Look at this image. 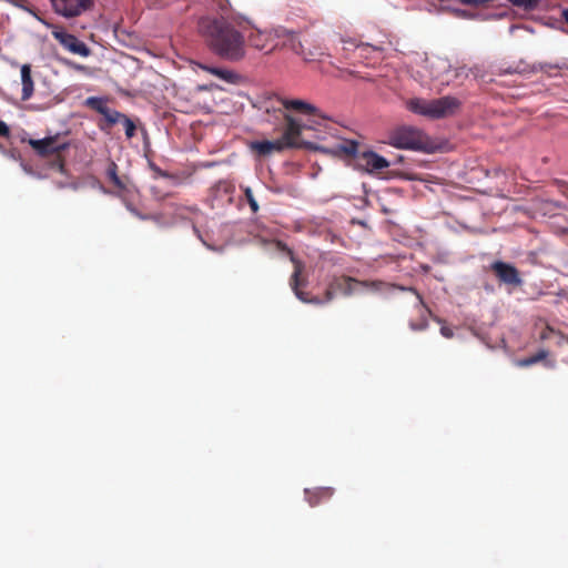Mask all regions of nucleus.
<instances>
[{
	"label": "nucleus",
	"instance_id": "nucleus-17",
	"mask_svg": "<svg viewBox=\"0 0 568 568\" xmlns=\"http://www.w3.org/2000/svg\"><path fill=\"white\" fill-rule=\"evenodd\" d=\"M334 494L331 487H318L315 489H305V497L310 506L315 507L322 501L328 500Z\"/></svg>",
	"mask_w": 568,
	"mask_h": 568
},
{
	"label": "nucleus",
	"instance_id": "nucleus-31",
	"mask_svg": "<svg viewBox=\"0 0 568 568\" xmlns=\"http://www.w3.org/2000/svg\"><path fill=\"white\" fill-rule=\"evenodd\" d=\"M126 209H128L132 214H134L135 216H138L139 219H142V220H145V219H146V216H144V215H142V214H140V213L135 210V207H133L131 204H126Z\"/></svg>",
	"mask_w": 568,
	"mask_h": 568
},
{
	"label": "nucleus",
	"instance_id": "nucleus-32",
	"mask_svg": "<svg viewBox=\"0 0 568 568\" xmlns=\"http://www.w3.org/2000/svg\"><path fill=\"white\" fill-rule=\"evenodd\" d=\"M126 209H128L132 214H134L135 216H138L139 219H142V220H145V219H146V216H144V215H142V214H140V213L135 210V207H133L131 204H126Z\"/></svg>",
	"mask_w": 568,
	"mask_h": 568
},
{
	"label": "nucleus",
	"instance_id": "nucleus-2",
	"mask_svg": "<svg viewBox=\"0 0 568 568\" xmlns=\"http://www.w3.org/2000/svg\"><path fill=\"white\" fill-rule=\"evenodd\" d=\"M293 263L294 272L291 276L290 285L296 297L303 303L315 305L329 303L336 297L337 294H341L343 296H351L354 293H356L359 288L372 292H381L384 288H398L400 291H408L415 294L418 302V306H420L425 312L430 314V311L426 306L423 296L414 287L389 285L382 281H361L348 275H332L327 282L324 296L311 297L308 293L300 290L301 286H305L306 284V281L301 277L304 268L303 264L300 261L295 260H293Z\"/></svg>",
	"mask_w": 568,
	"mask_h": 568
},
{
	"label": "nucleus",
	"instance_id": "nucleus-6",
	"mask_svg": "<svg viewBox=\"0 0 568 568\" xmlns=\"http://www.w3.org/2000/svg\"><path fill=\"white\" fill-rule=\"evenodd\" d=\"M246 38L252 48L267 50V53L273 52L278 47V43H274V40H277L274 34V28L268 30L253 28Z\"/></svg>",
	"mask_w": 568,
	"mask_h": 568
},
{
	"label": "nucleus",
	"instance_id": "nucleus-28",
	"mask_svg": "<svg viewBox=\"0 0 568 568\" xmlns=\"http://www.w3.org/2000/svg\"><path fill=\"white\" fill-rule=\"evenodd\" d=\"M427 326H428V321L424 316V314H420V320L418 322H410L409 323V327L413 331H424V329L427 328Z\"/></svg>",
	"mask_w": 568,
	"mask_h": 568
},
{
	"label": "nucleus",
	"instance_id": "nucleus-36",
	"mask_svg": "<svg viewBox=\"0 0 568 568\" xmlns=\"http://www.w3.org/2000/svg\"><path fill=\"white\" fill-rule=\"evenodd\" d=\"M567 343H568V337H567Z\"/></svg>",
	"mask_w": 568,
	"mask_h": 568
},
{
	"label": "nucleus",
	"instance_id": "nucleus-23",
	"mask_svg": "<svg viewBox=\"0 0 568 568\" xmlns=\"http://www.w3.org/2000/svg\"><path fill=\"white\" fill-rule=\"evenodd\" d=\"M548 356V351L540 349L535 355L518 361V366L528 367L544 361Z\"/></svg>",
	"mask_w": 568,
	"mask_h": 568
},
{
	"label": "nucleus",
	"instance_id": "nucleus-16",
	"mask_svg": "<svg viewBox=\"0 0 568 568\" xmlns=\"http://www.w3.org/2000/svg\"><path fill=\"white\" fill-rule=\"evenodd\" d=\"M250 148L253 152H255L260 156H267L273 152H282L284 149L278 140L268 141H253L250 144Z\"/></svg>",
	"mask_w": 568,
	"mask_h": 568
},
{
	"label": "nucleus",
	"instance_id": "nucleus-13",
	"mask_svg": "<svg viewBox=\"0 0 568 568\" xmlns=\"http://www.w3.org/2000/svg\"><path fill=\"white\" fill-rule=\"evenodd\" d=\"M357 165L367 172H375L388 168L389 162L373 151H365L358 155Z\"/></svg>",
	"mask_w": 568,
	"mask_h": 568
},
{
	"label": "nucleus",
	"instance_id": "nucleus-12",
	"mask_svg": "<svg viewBox=\"0 0 568 568\" xmlns=\"http://www.w3.org/2000/svg\"><path fill=\"white\" fill-rule=\"evenodd\" d=\"M274 34L277 40H282V47L288 48L296 54H303L304 50L298 32L277 26L274 27Z\"/></svg>",
	"mask_w": 568,
	"mask_h": 568
},
{
	"label": "nucleus",
	"instance_id": "nucleus-3",
	"mask_svg": "<svg viewBox=\"0 0 568 568\" xmlns=\"http://www.w3.org/2000/svg\"><path fill=\"white\" fill-rule=\"evenodd\" d=\"M460 105L462 102L457 98L450 95L433 100L415 98L407 102L409 111L430 119L450 116L457 112Z\"/></svg>",
	"mask_w": 568,
	"mask_h": 568
},
{
	"label": "nucleus",
	"instance_id": "nucleus-22",
	"mask_svg": "<svg viewBox=\"0 0 568 568\" xmlns=\"http://www.w3.org/2000/svg\"><path fill=\"white\" fill-rule=\"evenodd\" d=\"M85 105L90 109L97 111L100 114L106 113V111L110 109L106 104V101L102 98L98 97H90L85 100Z\"/></svg>",
	"mask_w": 568,
	"mask_h": 568
},
{
	"label": "nucleus",
	"instance_id": "nucleus-5",
	"mask_svg": "<svg viewBox=\"0 0 568 568\" xmlns=\"http://www.w3.org/2000/svg\"><path fill=\"white\" fill-rule=\"evenodd\" d=\"M285 125L283 128V132L280 139H277L282 148L286 149H295L298 144V139L302 135L306 125L302 124L297 119H295L291 114H285Z\"/></svg>",
	"mask_w": 568,
	"mask_h": 568
},
{
	"label": "nucleus",
	"instance_id": "nucleus-7",
	"mask_svg": "<svg viewBox=\"0 0 568 568\" xmlns=\"http://www.w3.org/2000/svg\"><path fill=\"white\" fill-rule=\"evenodd\" d=\"M54 11L65 18H73L80 16L82 12L89 10L93 0H50Z\"/></svg>",
	"mask_w": 568,
	"mask_h": 568
},
{
	"label": "nucleus",
	"instance_id": "nucleus-29",
	"mask_svg": "<svg viewBox=\"0 0 568 568\" xmlns=\"http://www.w3.org/2000/svg\"><path fill=\"white\" fill-rule=\"evenodd\" d=\"M10 130L9 126L0 120V136H9Z\"/></svg>",
	"mask_w": 568,
	"mask_h": 568
},
{
	"label": "nucleus",
	"instance_id": "nucleus-20",
	"mask_svg": "<svg viewBox=\"0 0 568 568\" xmlns=\"http://www.w3.org/2000/svg\"><path fill=\"white\" fill-rule=\"evenodd\" d=\"M202 69L229 83H236L240 79V75L237 73L226 69L207 65H202Z\"/></svg>",
	"mask_w": 568,
	"mask_h": 568
},
{
	"label": "nucleus",
	"instance_id": "nucleus-26",
	"mask_svg": "<svg viewBox=\"0 0 568 568\" xmlns=\"http://www.w3.org/2000/svg\"><path fill=\"white\" fill-rule=\"evenodd\" d=\"M245 199L252 210V212L256 213L258 211V204L254 197L253 191L250 187L244 190Z\"/></svg>",
	"mask_w": 568,
	"mask_h": 568
},
{
	"label": "nucleus",
	"instance_id": "nucleus-15",
	"mask_svg": "<svg viewBox=\"0 0 568 568\" xmlns=\"http://www.w3.org/2000/svg\"><path fill=\"white\" fill-rule=\"evenodd\" d=\"M358 143L354 140H343L333 148L321 146L320 151L336 156H354L357 153Z\"/></svg>",
	"mask_w": 568,
	"mask_h": 568
},
{
	"label": "nucleus",
	"instance_id": "nucleus-19",
	"mask_svg": "<svg viewBox=\"0 0 568 568\" xmlns=\"http://www.w3.org/2000/svg\"><path fill=\"white\" fill-rule=\"evenodd\" d=\"M118 169V164L114 161H109L105 175L114 187H116L120 191H123L126 189V184L125 181L121 176H119Z\"/></svg>",
	"mask_w": 568,
	"mask_h": 568
},
{
	"label": "nucleus",
	"instance_id": "nucleus-24",
	"mask_svg": "<svg viewBox=\"0 0 568 568\" xmlns=\"http://www.w3.org/2000/svg\"><path fill=\"white\" fill-rule=\"evenodd\" d=\"M205 3L219 11V16H234L230 12L229 0H205Z\"/></svg>",
	"mask_w": 568,
	"mask_h": 568
},
{
	"label": "nucleus",
	"instance_id": "nucleus-30",
	"mask_svg": "<svg viewBox=\"0 0 568 568\" xmlns=\"http://www.w3.org/2000/svg\"><path fill=\"white\" fill-rule=\"evenodd\" d=\"M440 334L446 338H452L454 336L453 329L447 326H442Z\"/></svg>",
	"mask_w": 568,
	"mask_h": 568
},
{
	"label": "nucleus",
	"instance_id": "nucleus-11",
	"mask_svg": "<svg viewBox=\"0 0 568 568\" xmlns=\"http://www.w3.org/2000/svg\"><path fill=\"white\" fill-rule=\"evenodd\" d=\"M29 144L40 156L60 154L61 151L65 150L68 146L67 143H59L57 136H49L41 140L30 139Z\"/></svg>",
	"mask_w": 568,
	"mask_h": 568
},
{
	"label": "nucleus",
	"instance_id": "nucleus-14",
	"mask_svg": "<svg viewBox=\"0 0 568 568\" xmlns=\"http://www.w3.org/2000/svg\"><path fill=\"white\" fill-rule=\"evenodd\" d=\"M285 110L287 113H296L307 116H321L320 110L312 103L301 99L285 98Z\"/></svg>",
	"mask_w": 568,
	"mask_h": 568
},
{
	"label": "nucleus",
	"instance_id": "nucleus-9",
	"mask_svg": "<svg viewBox=\"0 0 568 568\" xmlns=\"http://www.w3.org/2000/svg\"><path fill=\"white\" fill-rule=\"evenodd\" d=\"M490 270L506 285L520 286L523 284L519 271L509 263L496 261L490 265Z\"/></svg>",
	"mask_w": 568,
	"mask_h": 568
},
{
	"label": "nucleus",
	"instance_id": "nucleus-33",
	"mask_svg": "<svg viewBox=\"0 0 568 568\" xmlns=\"http://www.w3.org/2000/svg\"><path fill=\"white\" fill-rule=\"evenodd\" d=\"M126 209H128L132 214H134L135 216H138L139 219H142V220H145V219H146V216H144V215H142V214H140V213L135 210V207H133L131 204H126Z\"/></svg>",
	"mask_w": 568,
	"mask_h": 568
},
{
	"label": "nucleus",
	"instance_id": "nucleus-1",
	"mask_svg": "<svg viewBox=\"0 0 568 568\" xmlns=\"http://www.w3.org/2000/svg\"><path fill=\"white\" fill-rule=\"evenodd\" d=\"M247 20L242 16L202 17L199 31L209 49L217 57L237 62L245 58L246 45L243 31Z\"/></svg>",
	"mask_w": 568,
	"mask_h": 568
},
{
	"label": "nucleus",
	"instance_id": "nucleus-25",
	"mask_svg": "<svg viewBox=\"0 0 568 568\" xmlns=\"http://www.w3.org/2000/svg\"><path fill=\"white\" fill-rule=\"evenodd\" d=\"M121 124L124 126L126 138L132 139L135 135V123L129 116L125 115Z\"/></svg>",
	"mask_w": 568,
	"mask_h": 568
},
{
	"label": "nucleus",
	"instance_id": "nucleus-35",
	"mask_svg": "<svg viewBox=\"0 0 568 568\" xmlns=\"http://www.w3.org/2000/svg\"><path fill=\"white\" fill-rule=\"evenodd\" d=\"M562 18L565 19V21L568 23V9H565L562 11Z\"/></svg>",
	"mask_w": 568,
	"mask_h": 568
},
{
	"label": "nucleus",
	"instance_id": "nucleus-34",
	"mask_svg": "<svg viewBox=\"0 0 568 568\" xmlns=\"http://www.w3.org/2000/svg\"><path fill=\"white\" fill-rule=\"evenodd\" d=\"M193 230H194V232H195L196 236L201 240V242H202L204 245H206L209 248H211V245H209V244L203 240V237H202V235H201L200 231L197 230V227H196V226H193Z\"/></svg>",
	"mask_w": 568,
	"mask_h": 568
},
{
	"label": "nucleus",
	"instance_id": "nucleus-21",
	"mask_svg": "<svg viewBox=\"0 0 568 568\" xmlns=\"http://www.w3.org/2000/svg\"><path fill=\"white\" fill-rule=\"evenodd\" d=\"M103 116H104V120L99 123V128L102 131H106L112 125H114L116 123H121L122 120L124 119L125 114H123L116 110L109 109L106 111V113L103 114Z\"/></svg>",
	"mask_w": 568,
	"mask_h": 568
},
{
	"label": "nucleus",
	"instance_id": "nucleus-8",
	"mask_svg": "<svg viewBox=\"0 0 568 568\" xmlns=\"http://www.w3.org/2000/svg\"><path fill=\"white\" fill-rule=\"evenodd\" d=\"M285 98L280 95H273L266 98L262 102L261 109L266 115L265 120L270 123H276L285 119V114H288L285 110Z\"/></svg>",
	"mask_w": 568,
	"mask_h": 568
},
{
	"label": "nucleus",
	"instance_id": "nucleus-27",
	"mask_svg": "<svg viewBox=\"0 0 568 568\" xmlns=\"http://www.w3.org/2000/svg\"><path fill=\"white\" fill-rule=\"evenodd\" d=\"M514 6L524 9H534L537 7L539 0H509Z\"/></svg>",
	"mask_w": 568,
	"mask_h": 568
},
{
	"label": "nucleus",
	"instance_id": "nucleus-18",
	"mask_svg": "<svg viewBox=\"0 0 568 568\" xmlns=\"http://www.w3.org/2000/svg\"><path fill=\"white\" fill-rule=\"evenodd\" d=\"M21 84H22L21 100L28 101L32 97L33 91H34V82L32 80L30 64H23L21 67Z\"/></svg>",
	"mask_w": 568,
	"mask_h": 568
},
{
	"label": "nucleus",
	"instance_id": "nucleus-4",
	"mask_svg": "<svg viewBox=\"0 0 568 568\" xmlns=\"http://www.w3.org/2000/svg\"><path fill=\"white\" fill-rule=\"evenodd\" d=\"M388 144L403 150L424 151L430 150L428 136L419 129L413 126H399L390 131Z\"/></svg>",
	"mask_w": 568,
	"mask_h": 568
},
{
	"label": "nucleus",
	"instance_id": "nucleus-10",
	"mask_svg": "<svg viewBox=\"0 0 568 568\" xmlns=\"http://www.w3.org/2000/svg\"><path fill=\"white\" fill-rule=\"evenodd\" d=\"M53 38L67 50L81 57H89L91 51L88 45L75 36L63 30L52 31Z\"/></svg>",
	"mask_w": 568,
	"mask_h": 568
}]
</instances>
